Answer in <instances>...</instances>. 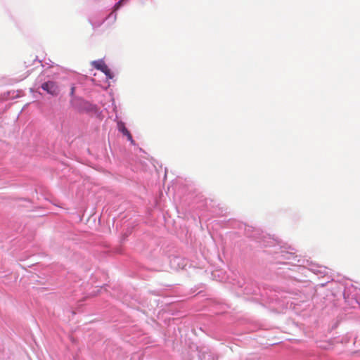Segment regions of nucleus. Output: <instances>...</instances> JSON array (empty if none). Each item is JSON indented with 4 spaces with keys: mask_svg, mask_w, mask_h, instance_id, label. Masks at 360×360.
Masks as SVG:
<instances>
[{
    "mask_svg": "<svg viewBox=\"0 0 360 360\" xmlns=\"http://www.w3.org/2000/svg\"><path fill=\"white\" fill-rule=\"evenodd\" d=\"M41 88L43 90L46 91L47 93L56 96L58 94V87L56 82L53 81H49L46 82H44L41 85Z\"/></svg>",
    "mask_w": 360,
    "mask_h": 360,
    "instance_id": "1",
    "label": "nucleus"
},
{
    "mask_svg": "<svg viewBox=\"0 0 360 360\" xmlns=\"http://www.w3.org/2000/svg\"><path fill=\"white\" fill-rule=\"evenodd\" d=\"M92 65L97 70L102 71L105 75L110 79L112 78V75L110 70L108 67L105 64L104 62L101 60L98 61H93Z\"/></svg>",
    "mask_w": 360,
    "mask_h": 360,
    "instance_id": "2",
    "label": "nucleus"
},
{
    "mask_svg": "<svg viewBox=\"0 0 360 360\" xmlns=\"http://www.w3.org/2000/svg\"><path fill=\"white\" fill-rule=\"evenodd\" d=\"M118 129L123 134L124 136L127 137V139L131 143H134V140L132 139V136L128 129L125 127L124 124L123 122L118 123Z\"/></svg>",
    "mask_w": 360,
    "mask_h": 360,
    "instance_id": "3",
    "label": "nucleus"
},
{
    "mask_svg": "<svg viewBox=\"0 0 360 360\" xmlns=\"http://www.w3.org/2000/svg\"><path fill=\"white\" fill-rule=\"evenodd\" d=\"M75 91V87H72L71 89V94H73Z\"/></svg>",
    "mask_w": 360,
    "mask_h": 360,
    "instance_id": "4",
    "label": "nucleus"
}]
</instances>
